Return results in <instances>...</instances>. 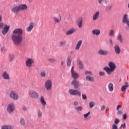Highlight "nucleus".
Masks as SVG:
<instances>
[{"mask_svg":"<svg viewBox=\"0 0 129 129\" xmlns=\"http://www.w3.org/2000/svg\"><path fill=\"white\" fill-rule=\"evenodd\" d=\"M13 35H12L11 39L13 44L15 46H20L23 42V34L24 31L21 28L15 29L13 31Z\"/></svg>","mask_w":129,"mask_h":129,"instance_id":"nucleus-1","label":"nucleus"},{"mask_svg":"<svg viewBox=\"0 0 129 129\" xmlns=\"http://www.w3.org/2000/svg\"><path fill=\"white\" fill-rule=\"evenodd\" d=\"M109 67H104L103 69L108 75L111 74L112 72H113L114 70H115V68L116 67L115 66V64L114 63L110 61L109 62Z\"/></svg>","mask_w":129,"mask_h":129,"instance_id":"nucleus-2","label":"nucleus"},{"mask_svg":"<svg viewBox=\"0 0 129 129\" xmlns=\"http://www.w3.org/2000/svg\"><path fill=\"white\" fill-rule=\"evenodd\" d=\"M9 96L10 98L13 99V100H18L19 99V94L15 91H11L9 94Z\"/></svg>","mask_w":129,"mask_h":129,"instance_id":"nucleus-3","label":"nucleus"},{"mask_svg":"<svg viewBox=\"0 0 129 129\" xmlns=\"http://www.w3.org/2000/svg\"><path fill=\"white\" fill-rule=\"evenodd\" d=\"M28 95L30 98L32 99H37L39 98V93L35 90H31L28 92Z\"/></svg>","mask_w":129,"mask_h":129,"instance_id":"nucleus-4","label":"nucleus"},{"mask_svg":"<svg viewBox=\"0 0 129 129\" xmlns=\"http://www.w3.org/2000/svg\"><path fill=\"white\" fill-rule=\"evenodd\" d=\"M15 109L16 107H15V104L14 103L9 104L7 108V112L10 114L14 113Z\"/></svg>","mask_w":129,"mask_h":129,"instance_id":"nucleus-5","label":"nucleus"},{"mask_svg":"<svg viewBox=\"0 0 129 129\" xmlns=\"http://www.w3.org/2000/svg\"><path fill=\"white\" fill-rule=\"evenodd\" d=\"M35 60L32 58H28L25 61V65L27 68H31L33 66V63H34Z\"/></svg>","mask_w":129,"mask_h":129,"instance_id":"nucleus-6","label":"nucleus"},{"mask_svg":"<svg viewBox=\"0 0 129 129\" xmlns=\"http://www.w3.org/2000/svg\"><path fill=\"white\" fill-rule=\"evenodd\" d=\"M69 92L71 95H77V96H81V93L77 90L71 89L69 90Z\"/></svg>","mask_w":129,"mask_h":129,"instance_id":"nucleus-7","label":"nucleus"},{"mask_svg":"<svg viewBox=\"0 0 129 129\" xmlns=\"http://www.w3.org/2000/svg\"><path fill=\"white\" fill-rule=\"evenodd\" d=\"M122 22L123 24L127 25L128 28H129V18L128 15L127 14L123 15Z\"/></svg>","mask_w":129,"mask_h":129,"instance_id":"nucleus-8","label":"nucleus"},{"mask_svg":"<svg viewBox=\"0 0 129 129\" xmlns=\"http://www.w3.org/2000/svg\"><path fill=\"white\" fill-rule=\"evenodd\" d=\"M45 87L47 90H51L52 89V81L48 80L45 83Z\"/></svg>","mask_w":129,"mask_h":129,"instance_id":"nucleus-9","label":"nucleus"},{"mask_svg":"<svg viewBox=\"0 0 129 129\" xmlns=\"http://www.w3.org/2000/svg\"><path fill=\"white\" fill-rule=\"evenodd\" d=\"M10 28H11V26H8L7 24H5L4 28L2 31L3 35H4V36L5 35H7V34H8L9 31L10 30Z\"/></svg>","mask_w":129,"mask_h":129,"instance_id":"nucleus-10","label":"nucleus"},{"mask_svg":"<svg viewBox=\"0 0 129 129\" xmlns=\"http://www.w3.org/2000/svg\"><path fill=\"white\" fill-rule=\"evenodd\" d=\"M71 73H72V77L74 78V79H77L78 77H79V75L77 74L74 70V67H72L71 69Z\"/></svg>","mask_w":129,"mask_h":129,"instance_id":"nucleus-11","label":"nucleus"},{"mask_svg":"<svg viewBox=\"0 0 129 129\" xmlns=\"http://www.w3.org/2000/svg\"><path fill=\"white\" fill-rule=\"evenodd\" d=\"M98 54L103 56H107V55H108V51L104 49H100L98 51Z\"/></svg>","mask_w":129,"mask_h":129,"instance_id":"nucleus-12","label":"nucleus"},{"mask_svg":"<svg viewBox=\"0 0 129 129\" xmlns=\"http://www.w3.org/2000/svg\"><path fill=\"white\" fill-rule=\"evenodd\" d=\"M34 27L35 23L34 22H30L29 24V27L26 29L27 32H32V30L34 29Z\"/></svg>","mask_w":129,"mask_h":129,"instance_id":"nucleus-13","label":"nucleus"},{"mask_svg":"<svg viewBox=\"0 0 129 129\" xmlns=\"http://www.w3.org/2000/svg\"><path fill=\"white\" fill-rule=\"evenodd\" d=\"M100 16V12L99 11L95 12L93 15V21H96Z\"/></svg>","mask_w":129,"mask_h":129,"instance_id":"nucleus-14","label":"nucleus"},{"mask_svg":"<svg viewBox=\"0 0 129 129\" xmlns=\"http://www.w3.org/2000/svg\"><path fill=\"white\" fill-rule=\"evenodd\" d=\"M82 23H83V18L82 17H80L77 20V24L79 28H82Z\"/></svg>","mask_w":129,"mask_h":129,"instance_id":"nucleus-15","label":"nucleus"},{"mask_svg":"<svg viewBox=\"0 0 129 129\" xmlns=\"http://www.w3.org/2000/svg\"><path fill=\"white\" fill-rule=\"evenodd\" d=\"M72 85H73L75 88H78L79 87V82L76 79H74L72 82Z\"/></svg>","mask_w":129,"mask_h":129,"instance_id":"nucleus-16","label":"nucleus"},{"mask_svg":"<svg viewBox=\"0 0 129 129\" xmlns=\"http://www.w3.org/2000/svg\"><path fill=\"white\" fill-rule=\"evenodd\" d=\"M75 32H76V29L74 28H72L71 29L67 31L66 35L67 36H69V35H72V34H74Z\"/></svg>","mask_w":129,"mask_h":129,"instance_id":"nucleus-17","label":"nucleus"},{"mask_svg":"<svg viewBox=\"0 0 129 129\" xmlns=\"http://www.w3.org/2000/svg\"><path fill=\"white\" fill-rule=\"evenodd\" d=\"M128 86H129L128 83L127 82H125V85H123L121 88V90L122 92H125Z\"/></svg>","mask_w":129,"mask_h":129,"instance_id":"nucleus-18","label":"nucleus"},{"mask_svg":"<svg viewBox=\"0 0 129 129\" xmlns=\"http://www.w3.org/2000/svg\"><path fill=\"white\" fill-rule=\"evenodd\" d=\"M108 89L110 92H112L114 89V86L113 85V83L110 82L108 85Z\"/></svg>","mask_w":129,"mask_h":129,"instance_id":"nucleus-19","label":"nucleus"},{"mask_svg":"<svg viewBox=\"0 0 129 129\" xmlns=\"http://www.w3.org/2000/svg\"><path fill=\"white\" fill-rule=\"evenodd\" d=\"M19 11H25L28 9V6L26 4H21L18 6Z\"/></svg>","mask_w":129,"mask_h":129,"instance_id":"nucleus-20","label":"nucleus"},{"mask_svg":"<svg viewBox=\"0 0 129 129\" xmlns=\"http://www.w3.org/2000/svg\"><path fill=\"white\" fill-rule=\"evenodd\" d=\"M81 45H82V40H80L79 41H78L75 47V50H76L77 51H78V50L80 49L81 47Z\"/></svg>","mask_w":129,"mask_h":129,"instance_id":"nucleus-21","label":"nucleus"},{"mask_svg":"<svg viewBox=\"0 0 129 129\" xmlns=\"http://www.w3.org/2000/svg\"><path fill=\"white\" fill-rule=\"evenodd\" d=\"M13 13L15 14H18L19 12H20V8L18 6H16L13 7L12 9Z\"/></svg>","mask_w":129,"mask_h":129,"instance_id":"nucleus-22","label":"nucleus"},{"mask_svg":"<svg viewBox=\"0 0 129 129\" xmlns=\"http://www.w3.org/2000/svg\"><path fill=\"white\" fill-rule=\"evenodd\" d=\"M2 77L4 78V79H5L6 80H10V75L8 74V73H7V72H5L3 73L2 75Z\"/></svg>","mask_w":129,"mask_h":129,"instance_id":"nucleus-23","label":"nucleus"},{"mask_svg":"<svg viewBox=\"0 0 129 129\" xmlns=\"http://www.w3.org/2000/svg\"><path fill=\"white\" fill-rule=\"evenodd\" d=\"M92 33L93 35H95L96 36H99V35H100V30L94 29L92 30Z\"/></svg>","mask_w":129,"mask_h":129,"instance_id":"nucleus-24","label":"nucleus"},{"mask_svg":"<svg viewBox=\"0 0 129 129\" xmlns=\"http://www.w3.org/2000/svg\"><path fill=\"white\" fill-rule=\"evenodd\" d=\"M61 16L59 15L58 17H54L53 21L55 23H60L61 22Z\"/></svg>","mask_w":129,"mask_h":129,"instance_id":"nucleus-25","label":"nucleus"},{"mask_svg":"<svg viewBox=\"0 0 129 129\" xmlns=\"http://www.w3.org/2000/svg\"><path fill=\"white\" fill-rule=\"evenodd\" d=\"M114 48L116 54H120V48H119V46H118V45H115Z\"/></svg>","mask_w":129,"mask_h":129,"instance_id":"nucleus-26","label":"nucleus"},{"mask_svg":"<svg viewBox=\"0 0 129 129\" xmlns=\"http://www.w3.org/2000/svg\"><path fill=\"white\" fill-rule=\"evenodd\" d=\"M112 9V4H110L106 7L105 11L106 12H110Z\"/></svg>","mask_w":129,"mask_h":129,"instance_id":"nucleus-27","label":"nucleus"},{"mask_svg":"<svg viewBox=\"0 0 129 129\" xmlns=\"http://www.w3.org/2000/svg\"><path fill=\"white\" fill-rule=\"evenodd\" d=\"M40 102L41 103L42 105L43 106H45L46 105V101H45V99L44 98V97L41 96L40 99Z\"/></svg>","mask_w":129,"mask_h":129,"instance_id":"nucleus-28","label":"nucleus"},{"mask_svg":"<svg viewBox=\"0 0 129 129\" xmlns=\"http://www.w3.org/2000/svg\"><path fill=\"white\" fill-rule=\"evenodd\" d=\"M72 62V58L71 56H68L67 60V64L68 66H70Z\"/></svg>","mask_w":129,"mask_h":129,"instance_id":"nucleus-29","label":"nucleus"},{"mask_svg":"<svg viewBox=\"0 0 129 129\" xmlns=\"http://www.w3.org/2000/svg\"><path fill=\"white\" fill-rule=\"evenodd\" d=\"M117 41H119L120 43H122V35L121 34L119 33L117 36Z\"/></svg>","mask_w":129,"mask_h":129,"instance_id":"nucleus-30","label":"nucleus"},{"mask_svg":"<svg viewBox=\"0 0 129 129\" xmlns=\"http://www.w3.org/2000/svg\"><path fill=\"white\" fill-rule=\"evenodd\" d=\"M87 80H88L89 81H90L91 82H94V78L93 77H90L89 76H87L86 78Z\"/></svg>","mask_w":129,"mask_h":129,"instance_id":"nucleus-31","label":"nucleus"},{"mask_svg":"<svg viewBox=\"0 0 129 129\" xmlns=\"http://www.w3.org/2000/svg\"><path fill=\"white\" fill-rule=\"evenodd\" d=\"M66 43H67L66 40H61L59 43V46L60 47H63V46H65L66 45Z\"/></svg>","mask_w":129,"mask_h":129,"instance_id":"nucleus-32","label":"nucleus"},{"mask_svg":"<svg viewBox=\"0 0 129 129\" xmlns=\"http://www.w3.org/2000/svg\"><path fill=\"white\" fill-rule=\"evenodd\" d=\"M3 17H2V16H0V29H4V28H5V24L1 23Z\"/></svg>","mask_w":129,"mask_h":129,"instance_id":"nucleus-33","label":"nucleus"},{"mask_svg":"<svg viewBox=\"0 0 129 129\" xmlns=\"http://www.w3.org/2000/svg\"><path fill=\"white\" fill-rule=\"evenodd\" d=\"M109 37H114V31L113 30H110L109 32Z\"/></svg>","mask_w":129,"mask_h":129,"instance_id":"nucleus-34","label":"nucleus"},{"mask_svg":"<svg viewBox=\"0 0 129 129\" xmlns=\"http://www.w3.org/2000/svg\"><path fill=\"white\" fill-rule=\"evenodd\" d=\"M47 61H48L49 63H55V62H56V59L50 58L47 59Z\"/></svg>","mask_w":129,"mask_h":129,"instance_id":"nucleus-35","label":"nucleus"},{"mask_svg":"<svg viewBox=\"0 0 129 129\" xmlns=\"http://www.w3.org/2000/svg\"><path fill=\"white\" fill-rule=\"evenodd\" d=\"M78 66L80 69H81V70L83 69L84 66H83V63H82V61H79Z\"/></svg>","mask_w":129,"mask_h":129,"instance_id":"nucleus-36","label":"nucleus"},{"mask_svg":"<svg viewBox=\"0 0 129 129\" xmlns=\"http://www.w3.org/2000/svg\"><path fill=\"white\" fill-rule=\"evenodd\" d=\"M40 76L42 78H45L46 77V71H42L40 73Z\"/></svg>","mask_w":129,"mask_h":129,"instance_id":"nucleus-37","label":"nucleus"},{"mask_svg":"<svg viewBox=\"0 0 129 129\" xmlns=\"http://www.w3.org/2000/svg\"><path fill=\"white\" fill-rule=\"evenodd\" d=\"M76 109L78 112L81 111V110H83V107L82 106L77 107Z\"/></svg>","mask_w":129,"mask_h":129,"instance_id":"nucleus-38","label":"nucleus"},{"mask_svg":"<svg viewBox=\"0 0 129 129\" xmlns=\"http://www.w3.org/2000/svg\"><path fill=\"white\" fill-rule=\"evenodd\" d=\"M26 123V122L25 121V119L22 118L20 119V123L22 125H25V123Z\"/></svg>","mask_w":129,"mask_h":129,"instance_id":"nucleus-39","label":"nucleus"},{"mask_svg":"<svg viewBox=\"0 0 129 129\" xmlns=\"http://www.w3.org/2000/svg\"><path fill=\"white\" fill-rule=\"evenodd\" d=\"M43 114V113L40 110L38 111L37 113L38 117H42V115Z\"/></svg>","mask_w":129,"mask_h":129,"instance_id":"nucleus-40","label":"nucleus"},{"mask_svg":"<svg viewBox=\"0 0 129 129\" xmlns=\"http://www.w3.org/2000/svg\"><path fill=\"white\" fill-rule=\"evenodd\" d=\"M90 114V111H89L87 113L84 114V118H87L88 117V115Z\"/></svg>","mask_w":129,"mask_h":129,"instance_id":"nucleus-41","label":"nucleus"},{"mask_svg":"<svg viewBox=\"0 0 129 129\" xmlns=\"http://www.w3.org/2000/svg\"><path fill=\"white\" fill-rule=\"evenodd\" d=\"M14 55H10V62H13V61H14Z\"/></svg>","mask_w":129,"mask_h":129,"instance_id":"nucleus-42","label":"nucleus"},{"mask_svg":"<svg viewBox=\"0 0 129 129\" xmlns=\"http://www.w3.org/2000/svg\"><path fill=\"white\" fill-rule=\"evenodd\" d=\"M89 106H90V108H92V107H93V106H94V103L93 102H90L89 103Z\"/></svg>","mask_w":129,"mask_h":129,"instance_id":"nucleus-43","label":"nucleus"},{"mask_svg":"<svg viewBox=\"0 0 129 129\" xmlns=\"http://www.w3.org/2000/svg\"><path fill=\"white\" fill-rule=\"evenodd\" d=\"M85 75H92V72L90 71H86L85 72Z\"/></svg>","mask_w":129,"mask_h":129,"instance_id":"nucleus-44","label":"nucleus"},{"mask_svg":"<svg viewBox=\"0 0 129 129\" xmlns=\"http://www.w3.org/2000/svg\"><path fill=\"white\" fill-rule=\"evenodd\" d=\"M7 129H13L14 126L11 125H7Z\"/></svg>","mask_w":129,"mask_h":129,"instance_id":"nucleus-45","label":"nucleus"},{"mask_svg":"<svg viewBox=\"0 0 129 129\" xmlns=\"http://www.w3.org/2000/svg\"><path fill=\"white\" fill-rule=\"evenodd\" d=\"M119 122V119L116 118L114 121V123L115 124H118V123Z\"/></svg>","mask_w":129,"mask_h":129,"instance_id":"nucleus-46","label":"nucleus"},{"mask_svg":"<svg viewBox=\"0 0 129 129\" xmlns=\"http://www.w3.org/2000/svg\"><path fill=\"white\" fill-rule=\"evenodd\" d=\"M121 127H122L123 128H125L126 126H125V123H124V124H122L120 126V127H119L120 129H121Z\"/></svg>","mask_w":129,"mask_h":129,"instance_id":"nucleus-47","label":"nucleus"},{"mask_svg":"<svg viewBox=\"0 0 129 129\" xmlns=\"http://www.w3.org/2000/svg\"><path fill=\"white\" fill-rule=\"evenodd\" d=\"M1 51H2V52H6L7 51V48H6L5 47H2Z\"/></svg>","mask_w":129,"mask_h":129,"instance_id":"nucleus-48","label":"nucleus"},{"mask_svg":"<svg viewBox=\"0 0 129 129\" xmlns=\"http://www.w3.org/2000/svg\"><path fill=\"white\" fill-rule=\"evenodd\" d=\"M99 74L100 76H104V75H105V73H104V72H100L99 73Z\"/></svg>","mask_w":129,"mask_h":129,"instance_id":"nucleus-49","label":"nucleus"},{"mask_svg":"<svg viewBox=\"0 0 129 129\" xmlns=\"http://www.w3.org/2000/svg\"><path fill=\"white\" fill-rule=\"evenodd\" d=\"M82 96L83 97V99L85 100V99H87V96H86V95L82 94Z\"/></svg>","mask_w":129,"mask_h":129,"instance_id":"nucleus-50","label":"nucleus"},{"mask_svg":"<svg viewBox=\"0 0 129 129\" xmlns=\"http://www.w3.org/2000/svg\"><path fill=\"white\" fill-rule=\"evenodd\" d=\"M112 129H117V126L116 125H115V124H114L112 125Z\"/></svg>","mask_w":129,"mask_h":129,"instance_id":"nucleus-51","label":"nucleus"},{"mask_svg":"<svg viewBox=\"0 0 129 129\" xmlns=\"http://www.w3.org/2000/svg\"><path fill=\"white\" fill-rule=\"evenodd\" d=\"M109 43H110V44L111 45V46H112L113 45V42L112 41V39H109Z\"/></svg>","mask_w":129,"mask_h":129,"instance_id":"nucleus-52","label":"nucleus"},{"mask_svg":"<svg viewBox=\"0 0 129 129\" xmlns=\"http://www.w3.org/2000/svg\"><path fill=\"white\" fill-rule=\"evenodd\" d=\"M105 109V105H103L101 108V111H103Z\"/></svg>","mask_w":129,"mask_h":129,"instance_id":"nucleus-53","label":"nucleus"},{"mask_svg":"<svg viewBox=\"0 0 129 129\" xmlns=\"http://www.w3.org/2000/svg\"><path fill=\"white\" fill-rule=\"evenodd\" d=\"M127 117V116H126V114L123 115V118L124 120H125V119H126Z\"/></svg>","mask_w":129,"mask_h":129,"instance_id":"nucleus-54","label":"nucleus"},{"mask_svg":"<svg viewBox=\"0 0 129 129\" xmlns=\"http://www.w3.org/2000/svg\"><path fill=\"white\" fill-rule=\"evenodd\" d=\"M2 129H8L7 125H4L2 126Z\"/></svg>","mask_w":129,"mask_h":129,"instance_id":"nucleus-55","label":"nucleus"},{"mask_svg":"<svg viewBox=\"0 0 129 129\" xmlns=\"http://www.w3.org/2000/svg\"><path fill=\"white\" fill-rule=\"evenodd\" d=\"M117 113L118 115H120L121 114H122V111L119 110L117 112Z\"/></svg>","mask_w":129,"mask_h":129,"instance_id":"nucleus-56","label":"nucleus"},{"mask_svg":"<svg viewBox=\"0 0 129 129\" xmlns=\"http://www.w3.org/2000/svg\"><path fill=\"white\" fill-rule=\"evenodd\" d=\"M99 5H101L102 4V2H103V0H98Z\"/></svg>","mask_w":129,"mask_h":129,"instance_id":"nucleus-57","label":"nucleus"},{"mask_svg":"<svg viewBox=\"0 0 129 129\" xmlns=\"http://www.w3.org/2000/svg\"><path fill=\"white\" fill-rule=\"evenodd\" d=\"M23 110H24L25 111H26V110H27V107L24 106L22 108Z\"/></svg>","mask_w":129,"mask_h":129,"instance_id":"nucleus-58","label":"nucleus"},{"mask_svg":"<svg viewBox=\"0 0 129 129\" xmlns=\"http://www.w3.org/2000/svg\"><path fill=\"white\" fill-rule=\"evenodd\" d=\"M119 108H121V106L120 105H118L117 106V110H118V109H119Z\"/></svg>","mask_w":129,"mask_h":129,"instance_id":"nucleus-59","label":"nucleus"},{"mask_svg":"<svg viewBox=\"0 0 129 129\" xmlns=\"http://www.w3.org/2000/svg\"><path fill=\"white\" fill-rule=\"evenodd\" d=\"M74 105L76 106V105H78V102H74Z\"/></svg>","mask_w":129,"mask_h":129,"instance_id":"nucleus-60","label":"nucleus"},{"mask_svg":"<svg viewBox=\"0 0 129 129\" xmlns=\"http://www.w3.org/2000/svg\"><path fill=\"white\" fill-rule=\"evenodd\" d=\"M61 64L62 66H63V65H64V61H61Z\"/></svg>","mask_w":129,"mask_h":129,"instance_id":"nucleus-61","label":"nucleus"}]
</instances>
